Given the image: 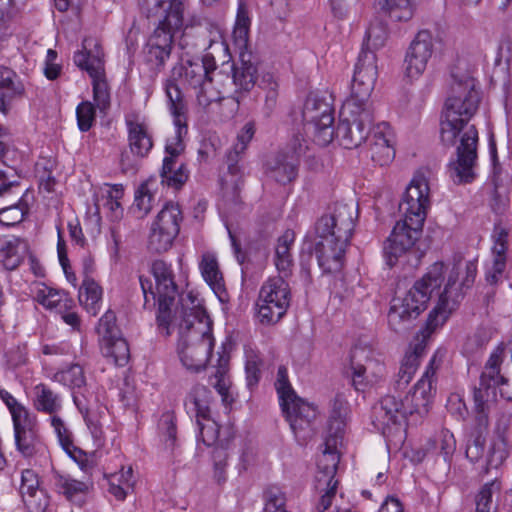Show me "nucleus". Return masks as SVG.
I'll return each instance as SVG.
<instances>
[{
    "instance_id": "obj_12",
    "label": "nucleus",
    "mask_w": 512,
    "mask_h": 512,
    "mask_svg": "<svg viewBox=\"0 0 512 512\" xmlns=\"http://www.w3.org/2000/svg\"><path fill=\"white\" fill-rule=\"evenodd\" d=\"M211 392L203 385H196L189 393L186 407L196 418L200 439L206 446L215 445L218 449H226L229 438H220L219 424L211 417Z\"/></svg>"
},
{
    "instance_id": "obj_11",
    "label": "nucleus",
    "mask_w": 512,
    "mask_h": 512,
    "mask_svg": "<svg viewBox=\"0 0 512 512\" xmlns=\"http://www.w3.org/2000/svg\"><path fill=\"white\" fill-rule=\"evenodd\" d=\"M104 53L98 41L93 38L83 40V50L74 54V63L87 71L92 79L93 98L97 107L104 111L110 106V92L104 76Z\"/></svg>"
},
{
    "instance_id": "obj_58",
    "label": "nucleus",
    "mask_w": 512,
    "mask_h": 512,
    "mask_svg": "<svg viewBox=\"0 0 512 512\" xmlns=\"http://www.w3.org/2000/svg\"><path fill=\"white\" fill-rule=\"evenodd\" d=\"M25 215L23 206L13 204L3 209H0V224L4 226H14L20 223Z\"/></svg>"
},
{
    "instance_id": "obj_39",
    "label": "nucleus",
    "mask_w": 512,
    "mask_h": 512,
    "mask_svg": "<svg viewBox=\"0 0 512 512\" xmlns=\"http://www.w3.org/2000/svg\"><path fill=\"white\" fill-rule=\"evenodd\" d=\"M102 288L90 277H85L79 291V301L86 311L95 316L100 310Z\"/></svg>"
},
{
    "instance_id": "obj_40",
    "label": "nucleus",
    "mask_w": 512,
    "mask_h": 512,
    "mask_svg": "<svg viewBox=\"0 0 512 512\" xmlns=\"http://www.w3.org/2000/svg\"><path fill=\"white\" fill-rule=\"evenodd\" d=\"M378 71L376 55L371 51H361L355 66L353 79L365 82L366 86L375 85Z\"/></svg>"
},
{
    "instance_id": "obj_56",
    "label": "nucleus",
    "mask_w": 512,
    "mask_h": 512,
    "mask_svg": "<svg viewBox=\"0 0 512 512\" xmlns=\"http://www.w3.org/2000/svg\"><path fill=\"white\" fill-rule=\"evenodd\" d=\"M38 488L39 479L37 474L31 469L23 470L21 474L20 492L26 503L31 502L28 498L36 496Z\"/></svg>"
},
{
    "instance_id": "obj_21",
    "label": "nucleus",
    "mask_w": 512,
    "mask_h": 512,
    "mask_svg": "<svg viewBox=\"0 0 512 512\" xmlns=\"http://www.w3.org/2000/svg\"><path fill=\"white\" fill-rule=\"evenodd\" d=\"M434 51L432 34L427 30L417 33L405 57V73L410 79L418 78L425 71Z\"/></svg>"
},
{
    "instance_id": "obj_20",
    "label": "nucleus",
    "mask_w": 512,
    "mask_h": 512,
    "mask_svg": "<svg viewBox=\"0 0 512 512\" xmlns=\"http://www.w3.org/2000/svg\"><path fill=\"white\" fill-rule=\"evenodd\" d=\"M13 427L16 449L24 458H33L45 453L46 448L39 436L34 416L16 415Z\"/></svg>"
},
{
    "instance_id": "obj_29",
    "label": "nucleus",
    "mask_w": 512,
    "mask_h": 512,
    "mask_svg": "<svg viewBox=\"0 0 512 512\" xmlns=\"http://www.w3.org/2000/svg\"><path fill=\"white\" fill-rule=\"evenodd\" d=\"M28 255L29 245L26 240L18 237L0 240V258L7 270L16 269Z\"/></svg>"
},
{
    "instance_id": "obj_43",
    "label": "nucleus",
    "mask_w": 512,
    "mask_h": 512,
    "mask_svg": "<svg viewBox=\"0 0 512 512\" xmlns=\"http://www.w3.org/2000/svg\"><path fill=\"white\" fill-rule=\"evenodd\" d=\"M51 426L53 427L54 432L63 450L72 459L78 461V458L81 456V450L74 445L72 433L67 428L65 422L60 417L53 415L51 417Z\"/></svg>"
},
{
    "instance_id": "obj_32",
    "label": "nucleus",
    "mask_w": 512,
    "mask_h": 512,
    "mask_svg": "<svg viewBox=\"0 0 512 512\" xmlns=\"http://www.w3.org/2000/svg\"><path fill=\"white\" fill-rule=\"evenodd\" d=\"M157 188L158 183L156 177L148 178L138 187L131 207V211L136 218H144L152 210Z\"/></svg>"
},
{
    "instance_id": "obj_59",
    "label": "nucleus",
    "mask_w": 512,
    "mask_h": 512,
    "mask_svg": "<svg viewBox=\"0 0 512 512\" xmlns=\"http://www.w3.org/2000/svg\"><path fill=\"white\" fill-rule=\"evenodd\" d=\"M244 359L247 386L253 390L256 385V352L252 347H245Z\"/></svg>"
},
{
    "instance_id": "obj_60",
    "label": "nucleus",
    "mask_w": 512,
    "mask_h": 512,
    "mask_svg": "<svg viewBox=\"0 0 512 512\" xmlns=\"http://www.w3.org/2000/svg\"><path fill=\"white\" fill-rule=\"evenodd\" d=\"M485 437L479 433L469 440L466 447V457L472 462H477L484 455Z\"/></svg>"
},
{
    "instance_id": "obj_57",
    "label": "nucleus",
    "mask_w": 512,
    "mask_h": 512,
    "mask_svg": "<svg viewBox=\"0 0 512 512\" xmlns=\"http://www.w3.org/2000/svg\"><path fill=\"white\" fill-rule=\"evenodd\" d=\"M77 124L82 132L88 131L95 121V109L91 102L83 101L76 109Z\"/></svg>"
},
{
    "instance_id": "obj_61",
    "label": "nucleus",
    "mask_w": 512,
    "mask_h": 512,
    "mask_svg": "<svg viewBox=\"0 0 512 512\" xmlns=\"http://www.w3.org/2000/svg\"><path fill=\"white\" fill-rule=\"evenodd\" d=\"M505 269L506 262L502 261L501 258L499 260H492L486 269V282L492 286L500 283L503 280Z\"/></svg>"
},
{
    "instance_id": "obj_44",
    "label": "nucleus",
    "mask_w": 512,
    "mask_h": 512,
    "mask_svg": "<svg viewBox=\"0 0 512 512\" xmlns=\"http://www.w3.org/2000/svg\"><path fill=\"white\" fill-rule=\"evenodd\" d=\"M214 43L212 47L207 46V52L203 56L202 63H200V65L204 66V71L208 77H211L210 74L216 69L217 61L225 63L230 60L227 43L220 42V40Z\"/></svg>"
},
{
    "instance_id": "obj_8",
    "label": "nucleus",
    "mask_w": 512,
    "mask_h": 512,
    "mask_svg": "<svg viewBox=\"0 0 512 512\" xmlns=\"http://www.w3.org/2000/svg\"><path fill=\"white\" fill-rule=\"evenodd\" d=\"M501 362L502 351L497 349L491 353L480 375L479 384L473 389L474 405L480 422L487 421L484 412L496 401L497 388L503 398L512 400V388L508 379L500 374Z\"/></svg>"
},
{
    "instance_id": "obj_26",
    "label": "nucleus",
    "mask_w": 512,
    "mask_h": 512,
    "mask_svg": "<svg viewBox=\"0 0 512 512\" xmlns=\"http://www.w3.org/2000/svg\"><path fill=\"white\" fill-rule=\"evenodd\" d=\"M259 298L276 307L277 316H284L289 306V289L284 277L270 278L259 292Z\"/></svg>"
},
{
    "instance_id": "obj_37",
    "label": "nucleus",
    "mask_w": 512,
    "mask_h": 512,
    "mask_svg": "<svg viewBox=\"0 0 512 512\" xmlns=\"http://www.w3.org/2000/svg\"><path fill=\"white\" fill-rule=\"evenodd\" d=\"M74 403L84 417L87 428L93 438L94 445L96 447H102L105 442V437L99 414L90 411L86 405V401H83L78 393L74 394Z\"/></svg>"
},
{
    "instance_id": "obj_14",
    "label": "nucleus",
    "mask_w": 512,
    "mask_h": 512,
    "mask_svg": "<svg viewBox=\"0 0 512 512\" xmlns=\"http://www.w3.org/2000/svg\"><path fill=\"white\" fill-rule=\"evenodd\" d=\"M182 219L179 205L173 202L167 203L151 224L148 248L155 253L168 251L180 231Z\"/></svg>"
},
{
    "instance_id": "obj_52",
    "label": "nucleus",
    "mask_w": 512,
    "mask_h": 512,
    "mask_svg": "<svg viewBox=\"0 0 512 512\" xmlns=\"http://www.w3.org/2000/svg\"><path fill=\"white\" fill-rule=\"evenodd\" d=\"M55 485L66 495L67 498H72L74 495L84 492L86 484L74 480L67 475L60 474L59 472L54 473Z\"/></svg>"
},
{
    "instance_id": "obj_6",
    "label": "nucleus",
    "mask_w": 512,
    "mask_h": 512,
    "mask_svg": "<svg viewBox=\"0 0 512 512\" xmlns=\"http://www.w3.org/2000/svg\"><path fill=\"white\" fill-rule=\"evenodd\" d=\"M165 92L169 102L170 111L174 117V124L177 126L175 143H167L165 147L166 156L160 173L161 183L169 187L179 189L188 179V171L183 163L178 164L177 158L183 150L180 136L185 125V103L180 88L174 81H167Z\"/></svg>"
},
{
    "instance_id": "obj_31",
    "label": "nucleus",
    "mask_w": 512,
    "mask_h": 512,
    "mask_svg": "<svg viewBox=\"0 0 512 512\" xmlns=\"http://www.w3.org/2000/svg\"><path fill=\"white\" fill-rule=\"evenodd\" d=\"M123 186L121 184H105L95 194V206L99 210L100 207L106 208L113 220H119L123 215V208L120 199L123 196Z\"/></svg>"
},
{
    "instance_id": "obj_10",
    "label": "nucleus",
    "mask_w": 512,
    "mask_h": 512,
    "mask_svg": "<svg viewBox=\"0 0 512 512\" xmlns=\"http://www.w3.org/2000/svg\"><path fill=\"white\" fill-rule=\"evenodd\" d=\"M251 19L244 0H238V8L232 37L239 50L241 66L233 69V82L241 90L250 91L256 84V65L253 55L248 50Z\"/></svg>"
},
{
    "instance_id": "obj_23",
    "label": "nucleus",
    "mask_w": 512,
    "mask_h": 512,
    "mask_svg": "<svg viewBox=\"0 0 512 512\" xmlns=\"http://www.w3.org/2000/svg\"><path fill=\"white\" fill-rule=\"evenodd\" d=\"M125 123L128 130L130 151L138 157H146L153 147V140L148 126L144 121L140 120L137 113L126 115Z\"/></svg>"
},
{
    "instance_id": "obj_13",
    "label": "nucleus",
    "mask_w": 512,
    "mask_h": 512,
    "mask_svg": "<svg viewBox=\"0 0 512 512\" xmlns=\"http://www.w3.org/2000/svg\"><path fill=\"white\" fill-rule=\"evenodd\" d=\"M306 131L319 146L330 144L335 135L333 108L329 102L316 93L306 98L302 111Z\"/></svg>"
},
{
    "instance_id": "obj_16",
    "label": "nucleus",
    "mask_w": 512,
    "mask_h": 512,
    "mask_svg": "<svg viewBox=\"0 0 512 512\" xmlns=\"http://www.w3.org/2000/svg\"><path fill=\"white\" fill-rule=\"evenodd\" d=\"M430 204L428 180L422 173H417L407 187L399 209L404 219L418 225L424 224Z\"/></svg>"
},
{
    "instance_id": "obj_15",
    "label": "nucleus",
    "mask_w": 512,
    "mask_h": 512,
    "mask_svg": "<svg viewBox=\"0 0 512 512\" xmlns=\"http://www.w3.org/2000/svg\"><path fill=\"white\" fill-rule=\"evenodd\" d=\"M340 115L336 134L345 148H357L367 141L373 122L372 109H357L352 113L347 112L345 106H342Z\"/></svg>"
},
{
    "instance_id": "obj_38",
    "label": "nucleus",
    "mask_w": 512,
    "mask_h": 512,
    "mask_svg": "<svg viewBox=\"0 0 512 512\" xmlns=\"http://www.w3.org/2000/svg\"><path fill=\"white\" fill-rule=\"evenodd\" d=\"M56 378L58 381L73 390V396L75 393H78L83 401L87 400L86 393L88 390L86 388V378L83 368L80 365H71L67 369L57 373Z\"/></svg>"
},
{
    "instance_id": "obj_41",
    "label": "nucleus",
    "mask_w": 512,
    "mask_h": 512,
    "mask_svg": "<svg viewBox=\"0 0 512 512\" xmlns=\"http://www.w3.org/2000/svg\"><path fill=\"white\" fill-rule=\"evenodd\" d=\"M374 85L366 86L365 82L357 79L352 80L351 96L343 104L347 112H354L357 109H372L369 101Z\"/></svg>"
},
{
    "instance_id": "obj_46",
    "label": "nucleus",
    "mask_w": 512,
    "mask_h": 512,
    "mask_svg": "<svg viewBox=\"0 0 512 512\" xmlns=\"http://www.w3.org/2000/svg\"><path fill=\"white\" fill-rule=\"evenodd\" d=\"M453 272H456V274H457V279L455 281L454 286L459 289V293H460L459 301H460L463 297V289L470 288L475 281V278L477 275V265L473 261L466 262L463 269L461 267V264L454 265L453 268L449 272L448 279H447V282L445 283L444 287L448 284L450 276L452 275Z\"/></svg>"
},
{
    "instance_id": "obj_55",
    "label": "nucleus",
    "mask_w": 512,
    "mask_h": 512,
    "mask_svg": "<svg viewBox=\"0 0 512 512\" xmlns=\"http://www.w3.org/2000/svg\"><path fill=\"white\" fill-rule=\"evenodd\" d=\"M185 80L193 88H202L206 82L212 83V78L206 75L204 66L200 63L189 62L188 66L185 67Z\"/></svg>"
},
{
    "instance_id": "obj_34",
    "label": "nucleus",
    "mask_w": 512,
    "mask_h": 512,
    "mask_svg": "<svg viewBox=\"0 0 512 512\" xmlns=\"http://www.w3.org/2000/svg\"><path fill=\"white\" fill-rule=\"evenodd\" d=\"M186 10V3L183 0H167L164 2L165 15L159 22V28L168 30L170 33L175 34L180 31L184 26V13Z\"/></svg>"
},
{
    "instance_id": "obj_4",
    "label": "nucleus",
    "mask_w": 512,
    "mask_h": 512,
    "mask_svg": "<svg viewBox=\"0 0 512 512\" xmlns=\"http://www.w3.org/2000/svg\"><path fill=\"white\" fill-rule=\"evenodd\" d=\"M444 352L437 350L430 359L422 377L413 387V391L405 396L386 395L373 408V424L383 435L398 431L408 415L427 414L431 403L434 381L440 368Z\"/></svg>"
},
{
    "instance_id": "obj_9",
    "label": "nucleus",
    "mask_w": 512,
    "mask_h": 512,
    "mask_svg": "<svg viewBox=\"0 0 512 512\" xmlns=\"http://www.w3.org/2000/svg\"><path fill=\"white\" fill-rule=\"evenodd\" d=\"M275 388L286 420L295 436H299L310 428L317 416V409L313 404L297 396L289 382L287 369L284 366L278 368Z\"/></svg>"
},
{
    "instance_id": "obj_47",
    "label": "nucleus",
    "mask_w": 512,
    "mask_h": 512,
    "mask_svg": "<svg viewBox=\"0 0 512 512\" xmlns=\"http://www.w3.org/2000/svg\"><path fill=\"white\" fill-rule=\"evenodd\" d=\"M223 100L220 91L214 89L210 82H206L197 92L198 105L209 114L217 113Z\"/></svg>"
},
{
    "instance_id": "obj_30",
    "label": "nucleus",
    "mask_w": 512,
    "mask_h": 512,
    "mask_svg": "<svg viewBox=\"0 0 512 512\" xmlns=\"http://www.w3.org/2000/svg\"><path fill=\"white\" fill-rule=\"evenodd\" d=\"M34 297L46 309L55 310L57 313L71 310L74 306L73 299L66 292L48 287L45 284L37 285Z\"/></svg>"
},
{
    "instance_id": "obj_2",
    "label": "nucleus",
    "mask_w": 512,
    "mask_h": 512,
    "mask_svg": "<svg viewBox=\"0 0 512 512\" xmlns=\"http://www.w3.org/2000/svg\"><path fill=\"white\" fill-rule=\"evenodd\" d=\"M480 94L475 79L453 77L451 92L445 102L440 121V139L445 146L458 141L457 159L448 165V174L455 184L471 183L476 178L478 131L470 120L478 110Z\"/></svg>"
},
{
    "instance_id": "obj_19",
    "label": "nucleus",
    "mask_w": 512,
    "mask_h": 512,
    "mask_svg": "<svg viewBox=\"0 0 512 512\" xmlns=\"http://www.w3.org/2000/svg\"><path fill=\"white\" fill-rule=\"evenodd\" d=\"M348 243L349 241H341L340 236L333 233L316 234L313 251L323 272L334 273L341 270Z\"/></svg>"
},
{
    "instance_id": "obj_28",
    "label": "nucleus",
    "mask_w": 512,
    "mask_h": 512,
    "mask_svg": "<svg viewBox=\"0 0 512 512\" xmlns=\"http://www.w3.org/2000/svg\"><path fill=\"white\" fill-rule=\"evenodd\" d=\"M199 268L205 282L213 290L218 299L221 302L226 301L228 295L216 255L212 252L203 253Z\"/></svg>"
},
{
    "instance_id": "obj_22",
    "label": "nucleus",
    "mask_w": 512,
    "mask_h": 512,
    "mask_svg": "<svg viewBox=\"0 0 512 512\" xmlns=\"http://www.w3.org/2000/svg\"><path fill=\"white\" fill-rule=\"evenodd\" d=\"M367 142L373 162L379 166L392 162L395 157L394 133L388 123L381 122L374 126Z\"/></svg>"
},
{
    "instance_id": "obj_17",
    "label": "nucleus",
    "mask_w": 512,
    "mask_h": 512,
    "mask_svg": "<svg viewBox=\"0 0 512 512\" xmlns=\"http://www.w3.org/2000/svg\"><path fill=\"white\" fill-rule=\"evenodd\" d=\"M423 225L403 218L394 226L390 236L384 243L383 253L386 263L393 267L398 258L409 251L420 238Z\"/></svg>"
},
{
    "instance_id": "obj_62",
    "label": "nucleus",
    "mask_w": 512,
    "mask_h": 512,
    "mask_svg": "<svg viewBox=\"0 0 512 512\" xmlns=\"http://www.w3.org/2000/svg\"><path fill=\"white\" fill-rule=\"evenodd\" d=\"M214 459V478L218 483H222L226 480V459L227 454L225 449L215 448L213 453Z\"/></svg>"
},
{
    "instance_id": "obj_63",
    "label": "nucleus",
    "mask_w": 512,
    "mask_h": 512,
    "mask_svg": "<svg viewBox=\"0 0 512 512\" xmlns=\"http://www.w3.org/2000/svg\"><path fill=\"white\" fill-rule=\"evenodd\" d=\"M287 149L292 154L291 156L298 159L308 149V141L304 138L302 133H293L287 144Z\"/></svg>"
},
{
    "instance_id": "obj_33",
    "label": "nucleus",
    "mask_w": 512,
    "mask_h": 512,
    "mask_svg": "<svg viewBox=\"0 0 512 512\" xmlns=\"http://www.w3.org/2000/svg\"><path fill=\"white\" fill-rule=\"evenodd\" d=\"M512 451V431L506 427L497 426L488 455V463L498 467Z\"/></svg>"
},
{
    "instance_id": "obj_51",
    "label": "nucleus",
    "mask_w": 512,
    "mask_h": 512,
    "mask_svg": "<svg viewBox=\"0 0 512 512\" xmlns=\"http://www.w3.org/2000/svg\"><path fill=\"white\" fill-rule=\"evenodd\" d=\"M500 490L497 482L485 484L476 497V512H491L493 508V495Z\"/></svg>"
},
{
    "instance_id": "obj_50",
    "label": "nucleus",
    "mask_w": 512,
    "mask_h": 512,
    "mask_svg": "<svg viewBox=\"0 0 512 512\" xmlns=\"http://www.w3.org/2000/svg\"><path fill=\"white\" fill-rule=\"evenodd\" d=\"M23 93V87L20 83H15L9 77L0 81V111L4 114L9 109L10 102Z\"/></svg>"
},
{
    "instance_id": "obj_49",
    "label": "nucleus",
    "mask_w": 512,
    "mask_h": 512,
    "mask_svg": "<svg viewBox=\"0 0 512 512\" xmlns=\"http://www.w3.org/2000/svg\"><path fill=\"white\" fill-rule=\"evenodd\" d=\"M387 39V30L382 23L371 24L365 34L362 51H371L382 47Z\"/></svg>"
},
{
    "instance_id": "obj_1",
    "label": "nucleus",
    "mask_w": 512,
    "mask_h": 512,
    "mask_svg": "<svg viewBox=\"0 0 512 512\" xmlns=\"http://www.w3.org/2000/svg\"><path fill=\"white\" fill-rule=\"evenodd\" d=\"M444 264L433 263L427 272L407 291L403 298L392 300L388 312L390 328L400 333L408 329L412 320L416 319L426 308L434 292L437 291L438 301L429 313L425 328L417 335L412 350L404 356L399 371L393 381V388L400 392L407 388L416 373L421 358L425 354L427 340L430 335L442 326L459 304V289L455 287L456 272L450 276L448 284L440 291L444 279Z\"/></svg>"
},
{
    "instance_id": "obj_27",
    "label": "nucleus",
    "mask_w": 512,
    "mask_h": 512,
    "mask_svg": "<svg viewBox=\"0 0 512 512\" xmlns=\"http://www.w3.org/2000/svg\"><path fill=\"white\" fill-rule=\"evenodd\" d=\"M295 238V232L287 229L276 240L273 261L277 271L283 277H288L292 274L294 267L292 248Z\"/></svg>"
},
{
    "instance_id": "obj_53",
    "label": "nucleus",
    "mask_w": 512,
    "mask_h": 512,
    "mask_svg": "<svg viewBox=\"0 0 512 512\" xmlns=\"http://www.w3.org/2000/svg\"><path fill=\"white\" fill-rule=\"evenodd\" d=\"M96 330L99 336V342L120 335V330L116 324L115 313L111 310L106 311L100 318Z\"/></svg>"
},
{
    "instance_id": "obj_42",
    "label": "nucleus",
    "mask_w": 512,
    "mask_h": 512,
    "mask_svg": "<svg viewBox=\"0 0 512 512\" xmlns=\"http://www.w3.org/2000/svg\"><path fill=\"white\" fill-rule=\"evenodd\" d=\"M375 4L393 21H408L414 15L411 0H375Z\"/></svg>"
},
{
    "instance_id": "obj_54",
    "label": "nucleus",
    "mask_w": 512,
    "mask_h": 512,
    "mask_svg": "<svg viewBox=\"0 0 512 512\" xmlns=\"http://www.w3.org/2000/svg\"><path fill=\"white\" fill-rule=\"evenodd\" d=\"M213 379L214 381H212V385L222 397V402L226 406L229 405L233 399L229 394L230 381L227 377V368L225 365L220 364L213 376Z\"/></svg>"
},
{
    "instance_id": "obj_45",
    "label": "nucleus",
    "mask_w": 512,
    "mask_h": 512,
    "mask_svg": "<svg viewBox=\"0 0 512 512\" xmlns=\"http://www.w3.org/2000/svg\"><path fill=\"white\" fill-rule=\"evenodd\" d=\"M278 83L271 73L262 75L261 83H258V98L264 94V114L268 117L276 107L278 96Z\"/></svg>"
},
{
    "instance_id": "obj_35",
    "label": "nucleus",
    "mask_w": 512,
    "mask_h": 512,
    "mask_svg": "<svg viewBox=\"0 0 512 512\" xmlns=\"http://www.w3.org/2000/svg\"><path fill=\"white\" fill-rule=\"evenodd\" d=\"M33 395V406L37 411L53 416L62 407L60 396L45 384L36 385Z\"/></svg>"
},
{
    "instance_id": "obj_25",
    "label": "nucleus",
    "mask_w": 512,
    "mask_h": 512,
    "mask_svg": "<svg viewBox=\"0 0 512 512\" xmlns=\"http://www.w3.org/2000/svg\"><path fill=\"white\" fill-rule=\"evenodd\" d=\"M263 171L271 180L285 185L296 179L298 160L288 154H277L264 162Z\"/></svg>"
},
{
    "instance_id": "obj_7",
    "label": "nucleus",
    "mask_w": 512,
    "mask_h": 512,
    "mask_svg": "<svg viewBox=\"0 0 512 512\" xmlns=\"http://www.w3.org/2000/svg\"><path fill=\"white\" fill-rule=\"evenodd\" d=\"M151 272L155 279V290L152 289L151 281L143 276L139 277V282L144 295V306L150 303L155 305L158 302L157 323L158 328L169 334V319L173 317L171 314V306L174 304L178 295V287L175 283V275L172 266L163 260H156L152 263Z\"/></svg>"
},
{
    "instance_id": "obj_5",
    "label": "nucleus",
    "mask_w": 512,
    "mask_h": 512,
    "mask_svg": "<svg viewBox=\"0 0 512 512\" xmlns=\"http://www.w3.org/2000/svg\"><path fill=\"white\" fill-rule=\"evenodd\" d=\"M347 415V402L337 395L332 403L328 421V436L324 442L322 455L317 462L315 489L321 494L320 501L316 506L318 512L326 511L336 495L338 480L335 479V476L340 460L337 448L342 443Z\"/></svg>"
},
{
    "instance_id": "obj_48",
    "label": "nucleus",
    "mask_w": 512,
    "mask_h": 512,
    "mask_svg": "<svg viewBox=\"0 0 512 512\" xmlns=\"http://www.w3.org/2000/svg\"><path fill=\"white\" fill-rule=\"evenodd\" d=\"M263 501V512H275L286 509L285 493L276 485L268 486L263 491Z\"/></svg>"
},
{
    "instance_id": "obj_24",
    "label": "nucleus",
    "mask_w": 512,
    "mask_h": 512,
    "mask_svg": "<svg viewBox=\"0 0 512 512\" xmlns=\"http://www.w3.org/2000/svg\"><path fill=\"white\" fill-rule=\"evenodd\" d=\"M173 39V33L156 27L146 44L147 61L157 69L163 68L166 61L170 58Z\"/></svg>"
},
{
    "instance_id": "obj_64",
    "label": "nucleus",
    "mask_w": 512,
    "mask_h": 512,
    "mask_svg": "<svg viewBox=\"0 0 512 512\" xmlns=\"http://www.w3.org/2000/svg\"><path fill=\"white\" fill-rule=\"evenodd\" d=\"M447 410L459 419H464L467 415V407L459 394H451L446 404Z\"/></svg>"
},
{
    "instance_id": "obj_18",
    "label": "nucleus",
    "mask_w": 512,
    "mask_h": 512,
    "mask_svg": "<svg viewBox=\"0 0 512 512\" xmlns=\"http://www.w3.org/2000/svg\"><path fill=\"white\" fill-rule=\"evenodd\" d=\"M356 217L357 209L353 203H335L331 211L316 222L315 232L318 235L333 233L340 236L341 241H350Z\"/></svg>"
},
{
    "instance_id": "obj_3",
    "label": "nucleus",
    "mask_w": 512,
    "mask_h": 512,
    "mask_svg": "<svg viewBox=\"0 0 512 512\" xmlns=\"http://www.w3.org/2000/svg\"><path fill=\"white\" fill-rule=\"evenodd\" d=\"M166 336L164 330L159 329ZM177 333V351L182 364L192 371L204 369L212 355L214 337L212 321L200 299L189 292L169 319V335Z\"/></svg>"
},
{
    "instance_id": "obj_36",
    "label": "nucleus",
    "mask_w": 512,
    "mask_h": 512,
    "mask_svg": "<svg viewBox=\"0 0 512 512\" xmlns=\"http://www.w3.org/2000/svg\"><path fill=\"white\" fill-rule=\"evenodd\" d=\"M103 356L111 358L118 366H124L130 357L127 341L120 335L99 342Z\"/></svg>"
}]
</instances>
